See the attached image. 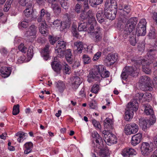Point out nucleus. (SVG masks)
<instances>
[{
  "mask_svg": "<svg viewBox=\"0 0 157 157\" xmlns=\"http://www.w3.org/2000/svg\"><path fill=\"white\" fill-rule=\"evenodd\" d=\"M151 94L150 93H145L144 94H143V98L145 101H148L151 99Z\"/></svg>",
  "mask_w": 157,
  "mask_h": 157,
  "instance_id": "53",
  "label": "nucleus"
},
{
  "mask_svg": "<svg viewBox=\"0 0 157 157\" xmlns=\"http://www.w3.org/2000/svg\"><path fill=\"white\" fill-rule=\"evenodd\" d=\"M147 22L145 19H141L140 20L138 25V27H140L141 28H146Z\"/></svg>",
  "mask_w": 157,
  "mask_h": 157,
  "instance_id": "48",
  "label": "nucleus"
},
{
  "mask_svg": "<svg viewBox=\"0 0 157 157\" xmlns=\"http://www.w3.org/2000/svg\"><path fill=\"white\" fill-rule=\"evenodd\" d=\"M96 143H93L92 146L94 150L99 152V155L101 157H109L110 153L109 149L105 146V141H104L102 137L98 140H95Z\"/></svg>",
  "mask_w": 157,
  "mask_h": 157,
  "instance_id": "1",
  "label": "nucleus"
},
{
  "mask_svg": "<svg viewBox=\"0 0 157 157\" xmlns=\"http://www.w3.org/2000/svg\"><path fill=\"white\" fill-rule=\"evenodd\" d=\"M12 3V1H8V0L6 2L3 8V10L5 12H7L9 10L11 7Z\"/></svg>",
  "mask_w": 157,
  "mask_h": 157,
  "instance_id": "56",
  "label": "nucleus"
},
{
  "mask_svg": "<svg viewBox=\"0 0 157 157\" xmlns=\"http://www.w3.org/2000/svg\"><path fill=\"white\" fill-rule=\"evenodd\" d=\"M104 140L108 145H111L112 144L117 143V139L116 136L111 133L108 131L104 130L102 132Z\"/></svg>",
  "mask_w": 157,
  "mask_h": 157,
  "instance_id": "8",
  "label": "nucleus"
},
{
  "mask_svg": "<svg viewBox=\"0 0 157 157\" xmlns=\"http://www.w3.org/2000/svg\"><path fill=\"white\" fill-rule=\"evenodd\" d=\"M105 12L102 9H100L96 14V17L98 21L100 23H102L105 21Z\"/></svg>",
  "mask_w": 157,
  "mask_h": 157,
  "instance_id": "19",
  "label": "nucleus"
},
{
  "mask_svg": "<svg viewBox=\"0 0 157 157\" xmlns=\"http://www.w3.org/2000/svg\"><path fill=\"white\" fill-rule=\"evenodd\" d=\"M138 125L132 123L126 125L124 128L125 132L127 135H130L136 133L138 130Z\"/></svg>",
  "mask_w": 157,
  "mask_h": 157,
  "instance_id": "10",
  "label": "nucleus"
},
{
  "mask_svg": "<svg viewBox=\"0 0 157 157\" xmlns=\"http://www.w3.org/2000/svg\"><path fill=\"white\" fill-rule=\"evenodd\" d=\"M80 17L82 19H83L84 20V21H88V17L86 14V13L85 12V11H84L82 12L81 14H80Z\"/></svg>",
  "mask_w": 157,
  "mask_h": 157,
  "instance_id": "60",
  "label": "nucleus"
},
{
  "mask_svg": "<svg viewBox=\"0 0 157 157\" xmlns=\"http://www.w3.org/2000/svg\"><path fill=\"white\" fill-rule=\"evenodd\" d=\"M61 6L64 9L67 10L68 8L69 3L68 0H59Z\"/></svg>",
  "mask_w": 157,
  "mask_h": 157,
  "instance_id": "43",
  "label": "nucleus"
},
{
  "mask_svg": "<svg viewBox=\"0 0 157 157\" xmlns=\"http://www.w3.org/2000/svg\"><path fill=\"white\" fill-rule=\"evenodd\" d=\"M105 8L116 10L117 8V4L115 0H107L105 4Z\"/></svg>",
  "mask_w": 157,
  "mask_h": 157,
  "instance_id": "18",
  "label": "nucleus"
},
{
  "mask_svg": "<svg viewBox=\"0 0 157 157\" xmlns=\"http://www.w3.org/2000/svg\"><path fill=\"white\" fill-rule=\"evenodd\" d=\"M88 24H87V28L88 27V28L87 30L89 33H91L93 31L94 28L96 27V21L95 24L92 21H90V22L89 21H88Z\"/></svg>",
  "mask_w": 157,
  "mask_h": 157,
  "instance_id": "42",
  "label": "nucleus"
},
{
  "mask_svg": "<svg viewBox=\"0 0 157 157\" xmlns=\"http://www.w3.org/2000/svg\"><path fill=\"white\" fill-rule=\"evenodd\" d=\"M136 102H129L128 104L125 109L124 118L126 121H128L131 119L134 114L133 112L136 111L138 109L137 105H135Z\"/></svg>",
  "mask_w": 157,
  "mask_h": 157,
  "instance_id": "4",
  "label": "nucleus"
},
{
  "mask_svg": "<svg viewBox=\"0 0 157 157\" xmlns=\"http://www.w3.org/2000/svg\"><path fill=\"white\" fill-rule=\"evenodd\" d=\"M101 53L100 52H98L96 53L94 55L93 58V60L94 61H96L98 60L99 57L101 56Z\"/></svg>",
  "mask_w": 157,
  "mask_h": 157,
  "instance_id": "64",
  "label": "nucleus"
},
{
  "mask_svg": "<svg viewBox=\"0 0 157 157\" xmlns=\"http://www.w3.org/2000/svg\"><path fill=\"white\" fill-rule=\"evenodd\" d=\"M86 14L88 17V21H89L90 22V21H92L95 24L96 22V20L92 11L89 10Z\"/></svg>",
  "mask_w": 157,
  "mask_h": 157,
  "instance_id": "41",
  "label": "nucleus"
},
{
  "mask_svg": "<svg viewBox=\"0 0 157 157\" xmlns=\"http://www.w3.org/2000/svg\"><path fill=\"white\" fill-rule=\"evenodd\" d=\"M75 48L78 51V53H81L83 48V43L80 41H77L74 43Z\"/></svg>",
  "mask_w": 157,
  "mask_h": 157,
  "instance_id": "35",
  "label": "nucleus"
},
{
  "mask_svg": "<svg viewBox=\"0 0 157 157\" xmlns=\"http://www.w3.org/2000/svg\"><path fill=\"white\" fill-rule=\"evenodd\" d=\"M82 59L84 64H88L91 61L90 58L87 55H84L82 56Z\"/></svg>",
  "mask_w": 157,
  "mask_h": 157,
  "instance_id": "54",
  "label": "nucleus"
},
{
  "mask_svg": "<svg viewBox=\"0 0 157 157\" xmlns=\"http://www.w3.org/2000/svg\"><path fill=\"white\" fill-rule=\"evenodd\" d=\"M72 86L73 88L77 89L82 83V81L79 77L78 76L75 77L73 79Z\"/></svg>",
  "mask_w": 157,
  "mask_h": 157,
  "instance_id": "34",
  "label": "nucleus"
},
{
  "mask_svg": "<svg viewBox=\"0 0 157 157\" xmlns=\"http://www.w3.org/2000/svg\"><path fill=\"white\" fill-rule=\"evenodd\" d=\"M56 87L60 92H62L65 88L64 83L61 81L56 82Z\"/></svg>",
  "mask_w": 157,
  "mask_h": 157,
  "instance_id": "39",
  "label": "nucleus"
},
{
  "mask_svg": "<svg viewBox=\"0 0 157 157\" xmlns=\"http://www.w3.org/2000/svg\"><path fill=\"white\" fill-rule=\"evenodd\" d=\"M20 105L19 104L14 105L13 106V114L16 115L18 114L20 112Z\"/></svg>",
  "mask_w": 157,
  "mask_h": 157,
  "instance_id": "50",
  "label": "nucleus"
},
{
  "mask_svg": "<svg viewBox=\"0 0 157 157\" xmlns=\"http://www.w3.org/2000/svg\"><path fill=\"white\" fill-rule=\"evenodd\" d=\"M51 4V8L54 12H56L58 13H60L61 12V9L58 3V2H54Z\"/></svg>",
  "mask_w": 157,
  "mask_h": 157,
  "instance_id": "36",
  "label": "nucleus"
},
{
  "mask_svg": "<svg viewBox=\"0 0 157 157\" xmlns=\"http://www.w3.org/2000/svg\"><path fill=\"white\" fill-rule=\"evenodd\" d=\"M33 144L31 142L26 143L24 145V148L25 149L24 153L27 154L32 152V148H33Z\"/></svg>",
  "mask_w": 157,
  "mask_h": 157,
  "instance_id": "28",
  "label": "nucleus"
},
{
  "mask_svg": "<svg viewBox=\"0 0 157 157\" xmlns=\"http://www.w3.org/2000/svg\"><path fill=\"white\" fill-rule=\"evenodd\" d=\"M46 26V24L45 22L41 23L39 29L40 33L44 36L48 34Z\"/></svg>",
  "mask_w": 157,
  "mask_h": 157,
  "instance_id": "31",
  "label": "nucleus"
},
{
  "mask_svg": "<svg viewBox=\"0 0 157 157\" xmlns=\"http://www.w3.org/2000/svg\"><path fill=\"white\" fill-rule=\"evenodd\" d=\"M143 93L139 92L137 93L136 94L134 99L132 100H131L130 102L135 101V105H137V107L138 108V104L137 101H140L143 98Z\"/></svg>",
  "mask_w": 157,
  "mask_h": 157,
  "instance_id": "32",
  "label": "nucleus"
},
{
  "mask_svg": "<svg viewBox=\"0 0 157 157\" xmlns=\"http://www.w3.org/2000/svg\"><path fill=\"white\" fill-rule=\"evenodd\" d=\"M121 154L124 157H132L136 154V152L133 149L126 147L122 150Z\"/></svg>",
  "mask_w": 157,
  "mask_h": 157,
  "instance_id": "14",
  "label": "nucleus"
},
{
  "mask_svg": "<svg viewBox=\"0 0 157 157\" xmlns=\"http://www.w3.org/2000/svg\"><path fill=\"white\" fill-rule=\"evenodd\" d=\"M64 50L58 49L57 48H55V52L56 53H57V57L61 58L63 57L64 55Z\"/></svg>",
  "mask_w": 157,
  "mask_h": 157,
  "instance_id": "47",
  "label": "nucleus"
},
{
  "mask_svg": "<svg viewBox=\"0 0 157 157\" xmlns=\"http://www.w3.org/2000/svg\"><path fill=\"white\" fill-rule=\"evenodd\" d=\"M74 15L72 14L66 13L64 16V17L66 19V20L68 21H70L71 19L73 18Z\"/></svg>",
  "mask_w": 157,
  "mask_h": 157,
  "instance_id": "61",
  "label": "nucleus"
},
{
  "mask_svg": "<svg viewBox=\"0 0 157 157\" xmlns=\"http://www.w3.org/2000/svg\"><path fill=\"white\" fill-rule=\"evenodd\" d=\"M63 72L66 74H69L71 68L66 63L63 64Z\"/></svg>",
  "mask_w": 157,
  "mask_h": 157,
  "instance_id": "52",
  "label": "nucleus"
},
{
  "mask_svg": "<svg viewBox=\"0 0 157 157\" xmlns=\"http://www.w3.org/2000/svg\"><path fill=\"white\" fill-rule=\"evenodd\" d=\"M67 43L66 42L63 40H59L56 44V46L55 48L58 49H66Z\"/></svg>",
  "mask_w": 157,
  "mask_h": 157,
  "instance_id": "37",
  "label": "nucleus"
},
{
  "mask_svg": "<svg viewBox=\"0 0 157 157\" xmlns=\"http://www.w3.org/2000/svg\"><path fill=\"white\" fill-rule=\"evenodd\" d=\"M146 33V28H141L140 27H137L136 33L138 36H144Z\"/></svg>",
  "mask_w": 157,
  "mask_h": 157,
  "instance_id": "40",
  "label": "nucleus"
},
{
  "mask_svg": "<svg viewBox=\"0 0 157 157\" xmlns=\"http://www.w3.org/2000/svg\"><path fill=\"white\" fill-rule=\"evenodd\" d=\"M92 122L94 126L97 129H100L101 125L99 121L94 119L92 120Z\"/></svg>",
  "mask_w": 157,
  "mask_h": 157,
  "instance_id": "59",
  "label": "nucleus"
},
{
  "mask_svg": "<svg viewBox=\"0 0 157 157\" xmlns=\"http://www.w3.org/2000/svg\"><path fill=\"white\" fill-rule=\"evenodd\" d=\"M116 10L105 8V17L110 20H113L116 17Z\"/></svg>",
  "mask_w": 157,
  "mask_h": 157,
  "instance_id": "15",
  "label": "nucleus"
},
{
  "mask_svg": "<svg viewBox=\"0 0 157 157\" xmlns=\"http://www.w3.org/2000/svg\"><path fill=\"white\" fill-rule=\"evenodd\" d=\"M18 48L19 50L22 52L25 53L26 52L27 48L25 47L24 44L22 43L21 44L18 46Z\"/></svg>",
  "mask_w": 157,
  "mask_h": 157,
  "instance_id": "58",
  "label": "nucleus"
},
{
  "mask_svg": "<svg viewBox=\"0 0 157 157\" xmlns=\"http://www.w3.org/2000/svg\"><path fill=\"white\" fill-rule=\"evenodd\" d=\"M98 66H101L102 67V70L99 71V74L100 75V78L101 80V78H105L109 76L110 73L108 71H106L105 66L102 65H99Z\"/></svg>",
  "mask_w": 157,
  "mask_h": 157,
  "instance_id": "22",
  "label": "nucleus"
},
{
  "mask_svg": "<svg viewBox=\"0 0 157 157\" xmlns=\"http://www.w3.org/2000/svg\"><path fill=\"white\" fill-rule=\"evenodd\" d=\"M142 137V134L138 133L132 136L131 143L132 145L135 146L139 144L141 141Z\"/></svg>",
  "mask_w": 157,
  "mask_h": 157,
  "instance_id": "17",
  "label": "nucleus"
},
{
  "mask_svg": "<svg viewBox=\"0 0 157 157\" xmlns=\"http://www.w3.org/2000/svg\"><path fill=\"white\" fill-rule=\"evenodd\" d=\"M117 58L115 56V54H109L104 60V63L105 65L109 66L113 65L116 60Z\"/></svg>",
  "mask_w": 157,
  "mask_h": 157,
  "instance_id": "16",
  "label": "nucleus"
},
{
  "mask_svg": "<svg viewBox=\"0 0 157 157\" xmlns=\"http://www.w3.org/2000/svg\"><path fill=\"white\" fill-rule=\"evenodd\" d=\"M11 72V69L10 67H2L0 69L1 75L4 78L8 77L10 75Z\"/></svg>",
  "mask_w": 157,
  "mask_h": 157,
  "instance_id": "20",
  "label": "nucleus"
},
{
  "mask_svg": "<svg viewBox=\"0 0 157 157\" xmlns=\"http://www.w3.org/2000/svg\"><path fill=\"white\" fill-rule=\"evenodd\" d=\"M129 37L130 38L129 41L131 44L133 46L135 45L136 43L135 35L133 34L129 35Z\"/></svg>",
  "mask_w": 157,
  "mask_h": 157,
  "instance_id": "49",
  "label": "nucleus"
},
{
  "mask_svg": "<svg viewBox=\"0 0 157 157\" xmlns=\"http://www.w3.org/2000/svg\"><path fill=\"white\" fill-rule=\"evenodd\" d=\"M142 154L144 155H147L152 151V148L150 144L147 142L143 143L140 147Z\"/></svg>",
  "mask_w": 157,
  "mask_h": 157,
  "instance_id": "12",
  "label": "nucleus"
},
{
  "mask_svg": "<svg viewBox=\"0 0 157 157\" xmlns=\"http://www.w3.org/2000/svg\"><path fill=\"white\" fill-rule=\"evenodd\" d=\"M150 80V78L147 76H143L140 77L139 83L144 87V88L143 90L150 91L152 90V88L149 84Z\"/></svg>",
  "mask_w": 157,
  "mask_h": 157,
  "instance_id": "9",
  "label": "nucleus"
},
{
  "mask_svg": "<svg viewBox=\"0 0 157 157\" xmlns=\"http://www.w3.org/2000/svg\"><path fill=\"white\" fill-rule=\"evenodd\" d=\"M99 89V85L98 84H94L92 88L91 92L95 94H97L98 93Z\"/></svg>",
  "mask_w": 157,
  "mask_h": 157,
  "instance_id": "55",
  "label": "nucleus"
},
{
  "mask_svg": "<svg viewBox=\"0 0 157 157\" xmlns=\"http://www.w3.org/2000/svg\"><path fill=\"white\" fill-rule=\"evenodd\" d=\"M32 4L30 2L28 4V6L26 8L24 11V13L25 17H29L31 15L33 10L32 7Z\"/></svg>",
  "mask_w": 157,
  "mask_h": 157,
  "instance_id": "33",
  "label": "nucleus"
},
{
  "mask_svg": "<svg viewBox=\"0 0 157 157\" xmlns=\"http://www.w3.org/2000/svg\"><path fill=\"white\" fill-rule=\"evenodd\" d=\"M29 21L28 19H24L22 21L18 24L19 26L26 28L29 25Z\"/></svg>",
  "mask_w": 157,
  "mask_h": 157,
  "instance_id": "44",
  "label": "nucleus"
},
{
  "mask_svg": "<svg viewBox=\"0 0 157 157\" xmlns=\"http://www.w3.org/2000/svg\"><path fill=\"white\" fill-rule=\"evenodd\" d=\"M104 126L105 129L110 130L113 128V122L111 119L107 118L104 121Z\"/></svg>",
  "mask_w": 157,
  "mask_h": 157,
  "instance_id": "21",
  "label": "nucleus"
},
{
  "mask_svg": "<svg viewBox=\"0 0 157 157\" xmlns=\"http://www.w3.org/2000/svg\"><path fill=\"white\" fill-rule=\"evenodd\" d=\"M65 56L67 62L71 64L73 60V57L71 51L70 49H67L65 51Z\"/></svg>",
  "mask_w": 157,
  "mask_h": 157,
  "instance_id": "27",
  "label": "nucleus"
},
{
  "mask_svg": "<svg viewBox=\"0 0 157 157\" xmlns=\"http://www.w3.org/2000/svg\"><path fill=\"white\" fill-rule=\"evenodd\" d=\"M57 57H55L54 59L55 61H54L51 64L53 70L57 73H59L61 70V66L59 64V63L57 62L56 60Z\"/></svg>",
  "mask_w": 157,
  "mask_h": 157,
  "instance_id": "25",
  "label": "nucleus"
},
{
  "mask_svg": "<svg viewBox=\"0 0 157 157\" xmlns=\"http://www.w3.org/2000/svg\"><path fill=\"white\" fill-rule=\"evenodd\" d=\"M156 52L157 51L155 47H151L150 49L148 50L147 55L149 58V59H148L149 61L151 60L153 62L152 60L153 59V56L155 55Z\"/></svg>",
  "mask_w": 157,
  "mask_h": 157,
  "instance_id": "23",
  "label": "nucleus"
},
{
  "mask_svg": "<svg viewBox=\"0 0 157 157\" xmlns=\"http://www.w3.org/2000/svg\"><path fill=\"white\" fill-rule=\"evenodd\" d=\"M134 62V64L138 66L142 64L143 71L145 73L149 74L151 72V68L148 66L153 63L151 60L149 61L148 59L147 60L145 59H139L135 60Z\"/></svg>",
  "mask_w": 157,
  "mask_h": 157,
  "instance_id": "7",
  "label": "nucleus"
},
{
  "mask_svg": "<svg viewBox=\"0 0 157 157\" xmlns=\"http://www.w3.org/2000/svg\"><path fill=\"white\" fill-rule=\"evenodd\" d=\"M37 31V27L34 25H31L29 26L28 30L25 32L24 36L29 41L32 42L36 37Z\"/></svg>",
  "mask_w": 157,
  "mask_h": 157,
  "instance_id": "6",
  "label": "nucleus"
},
{
  "mask_svg": "<svg viewBox=\"0 0 157 157\" xmlns=\"http://www.w3.org/2000/svg\"><path fill=\"white\" fill-rule=\"evenodd\" d=\"M136 66V70H135L132 67L126 66L123 69L124 71H125L129 75H132L136 72H137L138 71V68L139 66Z\"/></svg>",
  "mask_w": 157,
  "mask_h": 157,
  "instance_id": "24",
  "label": "nucleus"
},
{
  "mask_svg": "<svg viewBox=\"0 0 157 157\" xmlns=\"http://www.w3.org/2000/svg\"><path fill=\"white\" fill-rule=\"evenodd\" d=\"M103 1V0H89V2L92 6L94 7L101 4Z\"/></svg>",
  "mask_w": 157,
  "mask_h": 157,
  "instance_id": "46",
  "label": "nucleus"
},
{
  "mask_svg": "<svg viewBox=\"0 0 157 157\" xmlns=\"http://www.w3.org/2000/svg\"><path fill=\"white\" fill-rule=\"evenodd\" d=\"M136 102H129L128 104L125 109L124 118L126 121H128L131 119L134 114L133 112L136 111L138 109L137 105H135Z\"/></svg>",
  "mask_w": 157,
  "mask_h": 157,
  "instance_id": "3",
  "label": "nucleus"
},
{
  "mask_svg": "<svg viewBox=\"0 0 157 157\" xmlns=\"http://www.w3.org/2000/svg\"><path fill=\"white\" fill-rule=\"evenodd\" d=\"M100 28H97V31L94 32L93 36L95 37L94 41L95 42H98L101 40L102 38V34L100 32Z\"/></svg>",
  "mask_w": 157,
  "mask_h": 157,
  "instance_id": "29",
  "label": "nucleus"
},
{
  "mask_svg": "<svg viewBox=\"0 0 157 157\" xmlns=\"http://www.w3.org/2000/svg\"><path fill=\"white\" fill-rule=\"evenodd\" d=\"M127 21L126 24L122 29L123 36L124 38H126L129 35L133 34V31H134L136 24V22L133 18L129 19Z\"/></svg>",
  "mask_w": 157,
  "mask_h": 157,
  "instance_id": "2",
  "label": "nucleus"
},
{
  "mask_svg": "<svg viewBox=\"0 0 157 157\" xmlns=\"http://www.w3.org/2000/svg\"><path fill=\"white\" fill-rule=\"evenodd\" d=\"M131 11L130 6L129 5L125 6L122 11V17L121 18L122 20V22L125 23L130 17V14L129 13Z\"/></svg>",
  "mask_w": 157,
  "mask_h": 157,
  "instance_id": "13",
  "label": "nucleus"
},
{
  "mask_svg": "<svg viewBox=\"0 0 157 157\" xmlns=\"http://www.w3.org/2000/svg\"><path fill=\"white\" fill-rule=\"evenodd\" d=\"M102 67L101 66H96L92 70V71L90 72L88 75V81L90 82L94 81H100L99 71L102 70Z\"/></svg>",
  "mask_w": 157,
  "mask_h": 157,
  "instance_id": "5",
  "label": "nucleus"
},
{
  "mask_svg": "<svg viewBox=\"0 0 157 157\" xmlns=\"http://www.w3.org/2000/svg\"><path fill=\"white\" fill-rule=\"evenodd\" d=\"M50 19V14L46 10L44 9L41 10L37 18L38 22H42L44 23L45 20L49 21Z\"/></svg>",
  "mask_w": 157,
  "mask_h": 157,
  "instance_id": "11",
  "label": "nucleus"
},
{
  "mask_svg": "<svg viewBox=\"0 0 157 157\" xmlns=\"http://www.w3.org/2000/svg\"><path fill=\"white\" fill-rule=\"evenodd\" d=\"M59 40L58 37H55L51 35L49 36V40L50 43L52 45L55 43L56 41Z\"/></svg>",
  "mask_w": 157,
  "mask_h": 157,
  "instance_id": "57",
  "label": "nucleus"
},
{
  "mask_svg": "<svg viewBox=\"0 0 157 157\" xmlns=\"http://www.w3.org/2000/svg\"><path fill=\"white\" fill-rule=\"evenodd\" d=\"M140 121V125L144 129L149 128L150 125H151L150 124V121H149V119H142Z\"/></svg>",
  "mask_w": 157,
  "mask_h": 157,
  "instance_id": "30",
  "label": "nucleus"
},
{
  "mask_svg": "<svg viewBox=\"0 0 157 157\" xmlns=\"http://www.w3.org/2000/svg\"><path fill=\"white\" fill-rule=\"evenodd\" d=\"M16 136L18 137L17 140L19 143H20L22 142L24 140L26 139V138H24L23 137L21 132L17 133L16 134Z\"/></svg>",
  "mask_w": 157,
  "mask_h": 157,
  "instance_id": "51",
  "label": "nucleus"
},
{
  "mask_svg": "<svg viewBox=\"0 0 157 157\" xmlns=\"http://www.w3.org/2000/svg\"><path fill=\"white\" fill-rule=\"evenodd\" d=\"M87 22L82 21L78 25V30L79 31H85L87 30Z\"/></svg>",
  "mask_w": 157,
  "mask_h": 157,
  "instance_id": "38",
  "label": "nucleus"
},
{
  "mask_svg": "<svg viewBox=\"0 0 157 157\" xmlns=\"http://www.w3.org/2000/svg\"><path fill=\"white\" fill-rule=\"evenodd\" d=\"M144 112L147 115H152L153 111L152 107L150 105H147L145 107Z\"/></svg>",
  "mask_w": 157,
  "mask_h": 157,
  "instance_id": "45",
  "label": "nucleus"
},
{
  "mask_svg": "<svg viewBox=\"0 0 157 157\" xmlns=\"http://www.w3.org/2000/svg\"><path fill=\"white\" fill-rule=\"evenodd\" d=\"M64 23H62L61 21L58 19H57L55 21L53 22V25L56 27H58L59 26H63V25H65V24H64Z\"/></svg>",
  "mask_w": 157,
  "mask_h": 157,
  "instance_id": "63",
  "label": "nucleus"
},
{
  "mask_svg": "<svg viewBox=\"0 0 157 157\" xmlns=\"http://www.w3.org/2000/svg\"><path fill=\"white\" fill-rule=\"evenodd\" d=\"M50 46L49 44L46 45L45 47L44 48L43 50L41 55L44 60H47L49 58V54L50 51H49V48Z\"/></svg>",
  "mask_w": 157,
  "mask_h": 157,
  "instance_id": "26",
  "label": "nucleus"
},
{
  "mask_svg": "<svg viewBox=\"0 0 157 157\" xmlns=\"http://www.w3.org/2000/svg\"><path fill=\"white\" fill-rule=\"evenodd\" d=\"M77 26L74 24H73L72 26V32L74 35L76 37H78V32L76 30Z\"/></svg>",
  "mask_w": 157,
  "mask_h": 157,
  "instance_id": "62",
  "label": "nucleus"
}]
</instances>
